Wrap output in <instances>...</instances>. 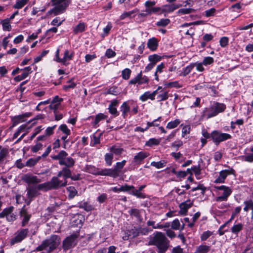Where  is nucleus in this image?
Here are the masks:
<instances>
[{"mask_svg": "<svg viewBox=\"0 0 253 253\" xmlns=\"http://www.w3.org/2000/svg\"><path fill=\"white\" fill-rule=\"evenodd\" d=\"M245 155L242 156V160L249 163L253 162V145L249 148L246 149Z\"/></svg>", "mask_w": 253, "mask_h": 253, "instance_id": "20", "label": "nucleus"}, {"mask_svg": "<svg viewBox=\"0 0 253 253\" xmlns=\"http://www.w3.org/2000/svg\"><path fill=\"white\" fill-rule=\"evenodd\" d=\"M41 184H40L38 185H31L29 186L27 188V195L28 196V199L30 200H32L34 198L37 197L38 195H39V190H44L45 191V188L44 187H41Z\"/></svg>", "mask_w": 253, "mask_h": 253, "instance_id": "12", "label": "nucleus"}, {"mask_svg": "<svg viewBox=\"0 0 253 253\" xmlns=\"http://www.w3.org/2000/svg\"><path fill=\"white\" fill-rule=\"evenodd\" d=\"M216 11V10L214 8H211L210 9L207 10L205 11V15L207 17L213 16L215 15Z\"/></svg>", "mask_w": 253, "mask_h": 253, "instance_id": "64", "label": "nucleus"}, {"mask_svg": "<svg viewBox=\"0 0 253 253\" xmlns=\"http://www.w3.org/2000/svg\"><path fill=\"white\" fill-rule=\"evenodd\" d=\"M84 221V216L81 214H77L75 215L71 220V227H77L79 229L76 230H72L73 233L67 237H84V235H80V228L82 227L83 223Z\"/></svg>", "mask_w": 253, "mask_h": 253, "instance_id": "5", "label": "nucleus"}, {"mask_svg": "<svg viewBox=\"0 0 253 253\" xmlns=\"http://www.w3.org/2000/svg\"><path fill=\"white\" fill-rule=\"evenodd\" d=\"M41 159V157H38L35 159L30 158L26 163L25 166L29 167H34Z\"/></svg>", "mask_w": 253, "mask_h": 253, "instance_id": "42", "label": "nucleus"}, {"mask_svg": "<svg viewBox=\"0 0 253 253\" xmlns=\"http://www.w3.org/2000/svg\"><path fill=\"white\" fill-rule=\"evenodd\" d=\"M8 153V150L6 149L1 148L0 150V164H1L6 158Z\"/></svg>", "mask_w": 253, "mask_h": 253, "instance_id": "58", "label": "nucleus"}, {"mask_svg": "<svg viewBox=\"0 0 253 253\" xmlns=\"http://www.w3.org/2000/svg\"><path fill=\"white\" fill-rule=\"evenodd\" d=\"M22 74L20 75L16 76L14 78V81L16 82H20L26 78L28 75L32 72V68L30 67H26L23 69H21Z\"/></svg>", "mask_w": 253, "mask_h": 253, "instance_id": "19", "label": "nucleus"}, {"mask_svg": "<svg viewBox=\"0 0 253 253\" xmlns=\"http://www.w3.org/2000/svg\"><path fill=\"white\" fill-rule=\"evenodd\" d=\"M226 109V105L222 103L213 101L210 105L204 109L201 113L202 119L208 120L217 116L219 113H223Z\"/></svg>", "mask_w": 253, "mask_h": 253, "instance_id": "2", "label": "nucleus"}, {"mask_svg": "<svg viewBox=\"0 0 253 253\" xmlns=\"http://www.w3.org/2000/svg\"><path fill=\"white\" fill-rule=\"evenodd\" d=\"M25 182L28 184H37L41 181V179L36 175L25 174L23 178Z\"/></svg>", "mask_w": 253, "mask_h": 253, "instance_id": "22", "label": "nucleus"}, {"mask_svg": "<svg viewBox=\"0 0 253 253\" xmlns=\"http://www.w3.org/2000/svg\"><path fill=\"white\" fill-rule=\"evenodd\" d=\"M52 5L54 7L50 9L47 13L49 15H57L63 13L71 3V0H52Z\"/></svg>", "mask_w": 253, "mask_h": 253, "instance_id": "3", "label": "nucleus"}, {"mask_svg": "<svg viewBox=\"0 0 253 253\" xmlns=\"http://www.w3.org/2000/svg\"><path fill=\"white\" fill-rule=\"evenodd\" d=\"M165 64L163 63H161L160 64L158 65L157 66V68L156 69V71L154 73V76H155V79L157 81H159V76L158 73H161L163 71V69L165 68Z\"/></svg>", "mask_w": 253, "mask_h": 253, "instance_id": "36", "label": "nucleus"}, {"mask_svg": "<svg viewBox=\"0 0 253 253\" xmlns=\"http://www.w3.org/2000/svg\"><path fill=\"white\" fill-rule=\"evenodd\" d=\"M123 149L120 147H117L115 145L112 146L110 148V151L112 153V154H114L116 155H119L121 154L123 151Z\"/></svg>", "mask_w": 253, "mask_h": 253, "instance_id": "51", "label": "nucleus"}, {"mask_svg": "<svg viewBox=\"0 0 253 253\" xmlns=\"http://www.w3.org/2000/svg\"><path fill=\"white\" fill-rule=\"evenodd\" d=\"M122 192H127L129 194H131V191L134 190V186L133 185H128L127 184H125L121 186Z\"/></svg>", "mask_w": 253, "mask_h": 253, "instance_id": "45", "label": "nucleus"}, {"mask_svg": "<svg viewBox=\"0 0 253 253\" xmlns=\"http://www.w3.org/2000/svg\"><path fill=\"white\" fill-rule=\"evenodd\" d=\"M85 30V25L84 22H80L73 29V32L75 34L83 32Z\"/></svg>", "mask_w": 253, "mask_h": 253, "instance_id": "29", "label": "nucleus"}, {"mask_svg": "<svg viewBox=\"0 0 253 253\" xmlns=\"http://www.w3.org/2000/svg\"><path fill=\"white\" fill-rule=\"evenodd\" d=\"M107 118V116L103 113H98L95 116L94 121L93 123V126H96L102 120L105 119Z\"/></svg>", "mask_w": 253, "mask_h": 253, "instance_id": "50", "label": "nucleus"}, {"mask_svg": "<svg viewBox=\"0 0 253 253\" xmlns=\"http://www.w3.org/2000/svg\"><path fill=\"white\" fill-rule=\"evenodd\" d=\"M149 99L151 100H155V98L153 97L151 92L150 91L145 92L139 97V99L143 102H145Z\"/></svg>", "mask_w": 253, "mask_h": 253, "instance_id": "34", "label": "nucleus"}, {"mask_svg": "<svg viewBox=\"0 0 253 253\" xmlns=\"http://www.w3.org/2000/svg\"><path fill=\"white\" fill-rule=\"evenodd\" d=\"M227 167L228 168V169L222 170L219 172L218 176L214 181V183H223L225 182L227 176L229 175H235V170L229 166Z\"/></svg>", "mask_w": 253, "mask_h": 253, "instance_id": "10", "label": "nucleus"}, {"mask_svg": "<svg viewBox=\"0 0 253 253\" xmlns=\"http://www.w3.org/2000/svg\"><path fill=\"white\" fill-rule=\"evenodd\" d=\"M68 196L69 199L74 198L78 194V191L75 187L71 186L67 188Z\"/></svg>", "mask_w": 253, "mask_h": 253, "instance_id": "32", "label": "nucleus"}, {"mask_svg": "<svg viewBox=\"0 0 253 253\" xmlns=\"http://www.w3.org/2000/svg\"><path fill=\"white\" fill-rule=\"evenodd\" d=\"M231 138L232 136L230 134L222 132L220 130H214L211 132V140L216 146Z\"/></svg>", "mask_w": 253, "mask_h": 253, "instance_id": "8", "label": "nucleus"}, {"mask_svg": "<svg viewBox=\"0 0 253 253\" xmlns=\"http://www.w3.org/2000/svg\"><path fill=\"white\" fill-rule=\"evenodd\" d=\"M2 29L4 31H10L11 29V26L10 24L9 20L8 19L3 20L1 21Z\"/></svg>", "mask_w": 253, "mask_h": 253, "instance_id": "48", "label": "nucleus"}, {"mask_svg": "<svg viewBox=\"0 0 253 253\" xmlns=\"http://www.w3.org/2000/svg\"><path fill=\"white\" fill-rule=\"evenodd\" d=\"M180 227V223L177 218L175 219L171 222V227L173 230H179Z\"/></svg>", "mask_w": 253, "mask_h": 253, "instance_id": "61", "label": "nucleus"}, {"mask_svg": "<svg viewBox=\"0 0 253 253\" xmlns=\"http://www.w3.org/2000/svg\"><path fill=\"white\" fill-rule=\"evenodd\" d=\"M169 97V91L165 89V88H163V89L161 90V93L157 96V99L158 102L165 101L167 100Z\"/></svg>", "mask_w": 253, "mask_h": 253, "instance_id": "27", "label": "nucleus"}, {"mask_svg": "<svg viewBox=\"0 0 253 253\" xmlns=\"http://www.w3.org/2000/svg\"><path fill=\"white\" fill-rule=\"evenodd\" d=\"M128 213L131 216L135 217L138 221L141 222L142 217L140 214V211L137 209H131L128 211Z\"/></svg>", "mask_w": 253, "mask_h": 253, "instance_id": "28", "label": "nucleus"}, {"mask_svg": "<svg viewBox=\"0 0 253 253\" xmlns=\"http://www.w3.org/2000/svg\"><path fill=\"white\" fill-rule=\"evenodd\" d=\"M192 171L194 173L195 176L197 179L201 178L200 175L201 174V169L200 165L199 164L197 166H193L191 167Z\"/></svg>", "mask_w": 253, "mask_h": 253, "instance_id": "37", "label": "nucleus"}, {"mask_svg": "<svg viewBox=\"0 0 253 253\" xmlns=\"http://www.w3.org/2000/svg\"><path fill=\"white\" fill-rule=\"evenodd\" d=\"M170 22V20L168 18L161 19L159 21L156 23V25L157 27H165L168 26Z\"/></svg>", "mask_w": 253, "mask_h": 253, "instance_id": "38", "label": "nucleus"}, {"mask_svg": "<svg viewBox=\"0 0 253 253\" xmlns=\"http://www.w3.org/2000/svg\"><path fill=\"white\" fill-rule=\"evenodd\" d=\"M160 143V140L155 138H150L145 143V146L152 147L154 145H158Z\"/></svg>", "mask_w": 253, "mask_h": 253, "instance_id": "43", "label": "nucleus"}, {"mask_svg": "<svg viewBox=\"0 0 253 253\" xmlns=\"http://www.w3.org/2000/svg\"><path fill=\"white\" fill-rule=\"evenodd\" d=\"M29 0H19L13 5V7L15 9H20L27 4Z\"/></svg>", "mask_w": 253, "mask_h": 253, "instance_id": "52", "label": "nucleus"}, {"mask_svg": "<svg viewBox=\"0 0 253 253\" xmlns=\"http://www.w3.org/2000/svg\"><path fill=\"white\" fill-rule=\"evenodd\" d=\"M59 245V242H56L54 238H49L45 240L43 243L36 248V251H41L49 247L48 252H52Z\"/></svg>", "mask_w": 253, "mask_h": 253, "instance_id": "9", "label": "nucleus"}, {"mask_svg": "<svg viewBox=\"0 0 253 253\" xmlns=\"http://www.w3.org/2000/svg\"><path fill=\"white\" fill-rule=\"evenodd\" d=\"M76 244L75 238H65L63 242V247L64 250H68Z\"/></svg>", "mask_w": 253, "mask_h": 253, "instance_id": "25", "label": "nucleus"}, {"mask_svg": "<svg viewBox=\"0 0 253 253\" xmlns=\"http://www.w3.org/2000/svg\"><path fill=\"white\" fill-rule=\"evenodd\" d=\"M193 205V202L190 200H187L185 202L182 203L180 205V208L181 210H183L184 211V212H186L188 209L190 208Z\"/></svg>", "mask_w": 253, "mask_h": 253, "instance_id": "41", "label": "nucleus"}, {"mask_svg": "<svg viewBox=\"0 0 253 253\" xmlns=\"http://www.w3.org/2000/svg\"><path fill=\"white\" fill-rule=\"evenodd\" d=\"M113 154L111 153H107L105 155V161L107 166H110L112 164Z\"/></svg>", "mask_w": 253, "mask_h": 253, "instance_id": "53", "label": "nucleus"}, {"mask_svg": "<svg viewBox=\"0 0 253 253\" xmlns=\"http://www.w3.org/2000/svg\"><path fill=\"white\" fill-rule=\"evenodd\" d=\"M31 217V215L29 214L26 210H22L20 211V218L21 219L22 226H25L27 224Z\"/></svg>", "mask_w": 253, "mask_h": 253, "instance_id": "23", "label": "nucleus"}, {"mask_svg": "<svg viewBox=\"0 0 253 253\" xmlns=\"http://www.w3.org/2000/svg\"><path fill=\"white\" fill-rule=\"evenodd\" d=\"M32 115V113L26 112L21 115H19L13 117L11 119L12 122V125L11 127H14L19 124L20 123L24 122L26 121L25 120V118H28Z\"/></svg>", "mask_w": 253, "mask_h": 253, "instance_id": "14", "label": "nucleus"}, {"mask_svg": "<svg viewBox=\"0 0 253 253\" xmlns=\"http://www.w3.org/2000/svg\"><path fill=\"white\" fill-rule=\"evenodd\" d=\"M213 62L214 59L211 57L208 56L204 58L202 61V64H204V65L207 66L212 64Z\"/></svg>", "mask_w": 253, "mask_h": 253, "instance_id": "62", "label": "nucleus"}, {"mask_svg": "<svg viewBox=\"0 0 253 253\" xmlns=\"http://www.w3.org/2000/svg\"><path fill=\"white\" fill-rule=\"evenodd\" d=\"M243 224L241 223H238L235 224L231 228V230L232 233L238 234L243 229Z\"/></svg>", "mask_w": 253, "mask_h": 253, "instance_id": "56", "label": "nucleus"}, {"mask_svg": "<svg viewBox=\"0 0 253 253\" xmlns=\"http://www.w3.org/2000/svg\"><path fill=\"white\" fill-rule=\"evenodd\" d=\"M148 232L147 229L137 227L133 225H128L125 230L126 236L127 237H137L141 235H146Z\"/></svg>", "mask_w": 253, "mask_h": 253, "instance_id": "6", "label": "nucleus"}, {"mask_svg": "<svg viewBox=\"0 0 253 253\" xmlns=\"http://www.w3.org/2000/svg\"><path fill=\"white\" fill-rule=\"evenodd\" d=\"M126 160H123L122 162H117L114 166L113 170L115 172V174L118 177L120 175V173L121 170L123 169L126 164Z\"/></svg>", "mask_w": 253, "mask_h": 253, "instance_id": "26", "label": "nucleus"}, {"mask_svg": "<svg viewBox=\"0 0 253 253\" xmlns=\"http://www.w3.org/2000/svg\"><path fill=\"white\" fill-rule=\"evenodd\" d=\"M181 121L179 119H175L174 121L169 122L166 126L168 129H173L176 127L180 123Z\"/></svg>", "mask_w": 253, "mask_h": 253, "instance_id": "39", "label": "nucleus"}, {"mask_svg": "<svg viewBox=\"0 0 253 253\" xmlns=\"http://www.w3.org/2000/svg\"><path fill=\"white\" fill-rule=\"evenodd\" d=\"M169 241L167 238H153L149 245H155L158 249V253H165L169 247Z\"/></svg>", "mask_w": 253, "mask_h": 253, "instance_id": "7", "label": "nucleus"}, {"mask_svg": "<svg viewBox=\"0 0 253 253\" xmlns=\"http://www.w3.org/2000/svg\"><path fill=\"white\" fill-rule=\"evenodd\" d=\"M73 57L72 54H69L68 50H66L64 52V57L62 59H59V61H61V63L63 65H66V61L67 59L71 60Z\"/></svg>", "mask_w": 253, "mask_h": 253, "instance_id": "44", "label": "nucleus"}, {"mask_svg": "<svg viewBox=\"0 0 253 253\" xmlns=\"http://www.w3.org/2000/svg\"><path fill=\"white\" fill-rule=\"evenodd\" d=\"M56 127V125H54L52 126H48L46 128L45 130V135L48 137L49 136L52 135L54 133V130Z\"/></svg>", "mask_w": 253, "mask_h": 253, "instance_id": "60", "label": "nucleus"}, {"mask_svg": "<svg viewBox=\"0 0 253 253\" xmlns=\"http://www.w3.org/2000/svg\"><path fill=\"white\" fill-rule=\"evenodd\" d=\"M58 129L62 131L65 135H69L71 134L70 130L68 128L67 125L65 124L61 125L59 127Z\"/></svg>", "mask_w": 253, "mask_h": 253, "instance_id": "59", "label": "nucleus"}, {"mask_svg": "<svg viewBox=\"0 0 253 253\" xmlns=\"http://www.w3.org/2000/svg\"><path fill=\"white\" fill-rule=\"evenodd\" d=\"M90 168L94 169V171L92 172L93 174L96 175L109 176L114 178L117 177L113 169H104L99 170L95 167H90Z\"/></svg>", "mask_w": 253, "mask_h": 253, "instance_id": "13", "label": "nucleus"}, {"mask_svg": "<svg viewBox=\"0 0 253 253\" xmlns=\"http://www.w3.org/2000/svg\"><path fill=\"white\" fill-rule=\"evenodd\" d=\"M162 57L158 54H154L148 56V60L154 65H156L157 63L161 61Z\"/></svg>", "mask_w": 253, "mask_h": 253, "instance_id": "35", "label": "nucleus"}, {"mask_svg": "<svg viewBox=\"0 0 253 253\" xmlns=\"http://www.w3.org/2000/svg\"><path fill=\"white\" fill-rule=\"evenodd\" d=\"M147 45L151 51H156L159 46V41L157 38L153 37L148 40Z\"/></svg>", "mask_w": 253, "mask_h": 253, "instance_id": "21", "label": "nucleus"}, {"mask_svg": "<svg viewBox=\"0 0 253 253\" xmlns=\"http://www.w3.org/2000/svg\"><path fill=\"white\" fill-rule=\"evenodd\" d=\"M61 176H58V173L56 176L52 177L49 181L42 183L41 187H44L45 188V191L51 189H57L61 187H65L67 184V180L66 179L60 180L59 178Z\"/></svg>", "mask_w": 253, "mask_h": 253, "instance_id": "4", "label": "nucleus"}, {"mask_svg": "<svg viewBox=\"0 0 253 253\" xmlns=\"http://www.w3.org/2000/svg\"><path fill=\"white\" fill-rule=\"evenodd\" d=\"M131 73L130 69L128 68H126L123 70L122 72V76L123 79L127 80L130 78V76Z\"/></svg>", "mask_w": 253, "mask_h": 253, "instance_id": "55", "label": "nucleus"}, {"mask_svg": "<svg viewBox=\"0 0 253 253\" xmlns=\"http://www.w3.org/2000/svg\"><path fill=\"white\" fill-rule=\"evenodd\" d=\"M146 185H142L140 186L138 189H134L133 191H131V195L134 196L138 198L145 199L146 198L145 194L141 192V191L146 187Z\"/></svg>", "mask_w": 253, "mask_h": 253, "instance_id": "24", "label": "nucleus"}, {"mask_svg": "<svg viewBox=\"0 0 253 253\" xmlns=\"http://www.w3.org/2000/svg\"><path fill=\"white\" fill-rule=\"evenodd\" d=\"M74 79L72 78L67 82V84L63 86V89L66 91H68L70 89H73L76 86V83L73 82Z\"/></svg>", "mask_w": 253, "mask_h": 253, "instance_id": "33", "label": "nucleus"}, {"mask_svg": "<svg viewBox=\"0 0 253 253\" xmlns=\"http://www.w3.org/2000/svg\"><path fill=\"white\" fill-rule=\"evenodd\" d=\"M216 188L218 190L223 191L221 195L216 197L215 201L216 202L226 201L232 192V189L229 187L225 185L217 186Z\"/></svg>", "mask_w": 253, "mask_h": 253, "instance_id": "11", "label": "nucleus"}, {"mask_svg": "<svg viewBox=\"0 0 253 253\" xmlns=\"http://www.w3.org/2000/svg\"><path fill=\"white\" fill-rule=\"evenodd\" d=\"M119 93V91L118 89V87L116 86L110 87L105 93L106 94H112L114 95H117Z\"/></svg>", "mask_w": 253, "mask_h": 253, "instance_id": "54", "label": "nucleus"}, {"mask_svg": "<svg viewBox=\"0 0 253 253\" xmlns=\"http://www.w3.org/2000/svg\"><path fill=\"white\" fill-rule=\"evenodd\" d=\"M194 65L192 63H190L189 65L182 69V71L179 74V76L181 77H185L188 75L192 70L194 69Z\"/></svg>", "mask_w": 253, "mask_h": 253, "instance_id": "31", "label": "nucleus"}, {"mask_svg": "<svg viewBox=\"0 0 253 253\" xmlns=\"http://www.w3.org/2000/svg\"><path fill=\"white\" fill-rule=\"evenodd\" d=\"M133 104V101H127L123 103L120 107V110L122 112V116L123 118H126L128 113L130 112V105Z\"/></svg>", "mask_w": 253, "mask_h": 253, "instance_id": "18", "label": "nucleus"}, {"mask_svg": "<svg viewBox=\"0 0 253 253\" xmlns=\"http://www.w3.org/2000/svg\"><path fill=\"white\" fill-rule=\"evenodd\" d=\"M119 103V100L117 99H113L110 101V103L109 105L108 111L114 117H116L119 115V112L117 109Z\"/></svg>", "mask_w": 253, "mask_h": 253, "instance_id": "17", "label": "nucleus"}, {"mask_svg": "<svg viewBox=\"0 0 253 253\" xmlns=\"http://www.w3.org/2000/svg\"><path fill=\"white\" fill-rule=\"evenodd\" d=\"M181 6V4L176 3L167 4L164 5L162 6V13H163L164 15L166 16L168 13L172 12Z\"/></svg>", "mask_w": 253, "mask_h": 253, "instance_id": "16", "label": "nucleus"}, {"mask_svg": "<svg viewBox=\"0 0 253 253\" xmlns=\"http://www.w3.org/2000/svg\"><path fill=\"white\" fill-rule=\"evenodd\" d=\"M80 209H83L86 211H91L93 209L92 205L87 202H81L79 203V206Z\"/></svg>", "mask_w": 253, "mask_h": 253, "instance_id": "30", "label": "nucleus"}, {"mask_svg": "<svg viewBox=\"0 0 253 253\" xmlns=\"http://www.w3.org/2000/svg\"><path fill=\"white\" fill-rule=\"evenodd\" d=\"M43 128L42 126H38L34 129V132L31 135L30 139L32 140Z\"/></svg>", "mask_w": 253, "mask_h": 253, "instance_id": "63", "label": "nucleus"}, {"mask_svg": "<svg viewBox=\"0 0 253 253\" xmlns=\"http://www.w3.org/2000/svg\"><path fill=\"white\" fill-rule=\"evenodd\" d=\"M36 144L33 146H31V151L33 153H36L40 150H42L43 147V145L40 142H36Z\"/></svg>", "mask_w": 253, "mask_h": 253, "instance_id": "57", "label": "nucleus"}, {"mask_svg": "<svg viewBox=\"0 0 253 253\" xmlns=\"http://www.w3.org/2000/svg\"><path fill=\"white\" fill-rule=\"evenodd\" d=\"M149 156L147 152L140 151L134 156L132 163L136 165H139L143 163V160Z\"/></svg>", "mask_w": 253, "mask_h": 253, "instance_id": "15", "label": "nucleus"}, {"mask_svg": "<svg viewBox=\"0 0 253 253\" xmlns=\"http://www.w3.org/2000/svg\"><path fill=\"white\" fill-rule=\"evenodd\" d=\"M210 250V247L206 245H201L197 247L196 253H208Z\"/></svg>", "mask_w": 253, "mask_h": 253, "instance_id": "47", "label": "nucleus"}, {"mask_svg": "<svg viewBox=\"0 0 253 253\" xmlns=\"http://www.w3.org/2000/svg\"><path fill=\"white\" fill-rule=\"evenodd\" d=\"M35 231L33 232H30L29 229H22L19 233V234L15 237H25L27 235H33L34 234Z\"/></svg>", "mask_w": 253, "mask_h": 253, "instance_id": "40", "label": "nucleus"}, {"mask_svg": "<svg viewBox=\"0 0 253 253\" xmlns=\"http://www.w3.org/2000/svg\"><path fill=\"white\" fill-rule=\"evenodd\" d=\"M167 162L165 160L160 161L159 162H152L151 163V166L155 167L157 169H161L165 167L166 166Z\"/></svg>", "mask_w": 253, "mask_h": 253, "instance_id": "49", "label": "nucleus"}, {"mask_svg": "<svg viewBox=\"0 0 253 253\" xmlns=\"http://www.w3.org/2000/svg\"><path fill=\"white\" fill-rule=\"evenodd\" d=\"M195 11H196V10L193 8H183L179 9L177 11V13L178 14H189V13L195 12Z\"/></svg>", "mask_w": 253, "mask_h": 253, "instance_id": "46", "label": "nucleus"}, {"mask_svg": "<svg viewBox=\"0 0 253 253\" xmlns=\"http://www.w3.org/2000/svg\"><path fill=\"white\" fill-rule=\"evenodd\" d=\"M68 155V153L65 151L62 150L58 154L51 157L53 160H58L60 166H65L58 172V176H62L63 174L66 177H69L70 175V168L74 166L75 160L71 157H67Z\"/></svg>", "mask_w": 253, "mask_h": 253, "instance_id": "1", "label": "nucleus"}]
</instances>
